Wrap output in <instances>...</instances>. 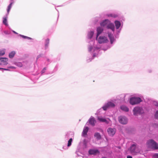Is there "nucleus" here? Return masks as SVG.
<instances>
[{"label": "nucleus", "mask_w": 158, "mask_h": 158, "mask_svg": "<svg viewBox=\"0 0 158 158\" xmlns=\"http://www.w3.org/2000/svg\"><path fill=\"white\" fill-rule=\"evenodd\" d=\"M115 104L111 102H109L106 103L105 106H103L102 108L103 110H106L107 109L110 107H114L115 106Z\"/></svg>", "instance_id": "obj_8"}, {"label": "nucleus", "mask_w": 158, "mask_h": 158, "mask_svg": "<svg viewBox=\"0 0 158 158\" xmlns=\"http://www.w3.org/2000/svg\"><path fill=\"white\" fill-rule=\"evenodd\" d=\"M74 136V134L72 132H69L67 133L65 135V139L66 140H67L69 139L72 138V137Z\"/></svg>", "instance_id": "obj_13"}, {"label": "nucleus", "mask_w": 158, "mask_h": 158, "mask_svg": "<svg viewBox=\"0 0 158 158\" xmlns=\"http://www.w3.org/2000/svg\"><path fill=\"white\" fill-rule=\"evenodd\" d=\"M89 124L93 126L95 125L96 121L94 117L91 116L89 120Z\"/></svg>", "instance_id": "obj_10"}, {"label": "nucleus", "mask_w": 158, "mask_h": 158, "mask_svg": "<svg viewBox=\"0 0 158 158\" xmlns=\"http://www.w3.org/2000/svg\"><path fill=\"white\" fill-rule=\"evenodd\" d=\"M4 50H1L0 51V56H2L5 54Z\"/></svg>", "instance_id": "obj_32"}, {"label": "nucleus", "mask_w": 158, "mask_h": 158, "mask_svg": "<svg viewBox=\"0 0 158 158\" xmlns=\"http://www.w3.org/2000/svg\"><path fill=\"white\" fill-rule=\"evenodd\" d=\"M49 39L48 38L45 40V49H46L48 47V44H49Z\"/></svg>", "instance_id": "obj_25"}, {"label": "nucleus", "mask_w": 158, "mask_h": 158, "mask_svg": "<svg viewBox=\"0 0 158 158\" xmlns=\"http://www.w3.org/2000/svg\"><path fill=\"white\" fill-rule=\"evenodd\" d=\"M15 54V51H13L9 53V56L10 58H12L14 56Z\"/></svg>", "instance_id": "obj_26"}, {"label": "nucleus", "mask_w": 158, "mask_h": 158, "mask_svg": "<svg viewBox=\"0 0 158 158\" xmlns=\"http://www.w3.org/2000/svg\"><path fill=\"white\" fill-rule=\"evenodd\" d=\"M136 145L135 144H133L131 145L130 148V150L132 153L136 152Z\"/></svg>", "instance_id": "obj_12"}, {"label": "nucleus", "mask_w": 158, "mask_h": 158, "mask_svg": "<svg viewBox=\"0 0 158 158\" xmlns=\"http://www.w3.org/2000/svg\"><path fill=\"white\" fill-rule=\"evenodd\" d=\"M108 35L110 40V43L112 44L114 40V39L113 35L112 34L110 33H109Z\"/></svg>", "instance_id": "obj_17"}, {"label": "nucleus", "mask_w": 158, "mask_h": 158, "mask_svg": "<svg viewBox=\"0 0 158 158\" xmlns=\"http://www.w3.org/2000/svg\"><path fill=\"white\" fill-rule=\"evenodd\" d=\"M14 0H10V3L8 6L7 9V12H8V14H9L10 9L12 7V5L14 2Z\"/></svg>", "instance_id": "obj_14"}, {"label": "nucleus", "mask_w": 158, "mask_h": 158, "mask_svg": "<svg viewBox=\"0 0 158 158\" xmlns=\"http://www.w3.org/2000/svg\"><path fill=\"white\" fill-rule=\"evenodd\" d=\"M46 70V68H44L41 71L42 73H43L45 72V70Z\"/></svg>", "instance_id": "obj_37"}, {"label": "nucleus", "mask_w": 158, "mask_h": 158, "mask_svg": "<svg viewBox=\"0 0 158 158\" xmlns=\"http://www.w3.org/2000/svg\"><path fill=\"white\" fill-rule=\"evenodd\" d=\"M0 60L1 61L4 63V64L6 65L7 64V61L8 60V59L6 58H0Z\"/></svg>", "instance_id": "obj_21"}, {"label": "nucleus", "mask_w": 158, "mask_h": 158, "mask_svg": "<svg viewBox=\"0 0 158 158\" xmlns=\"http://www.w3.org/2000/svg\"><path fill=\"white\" fill-rule=\"evenodd\" d=\"M120 96L122 98V99L121 98L120 99V100H122V101H124L125 100V95L124 94H122L120 95Z\"/></svg>", "instance_id": "obj_29"}, {"label": "nucleus", "mask_w": 158, "mask_h": 158, "mask_svg": "<svg viewBox=\"0 0 158 158\" xmlns=\"http://www.w3.org/2000/svg\"><path fill=\"white\" fill-rule=\"evenodd\" d=\"M133 112L134 115H137L142 114L143 112V110L141 107H136L134 108Z\"/></svg>", "instance_id": "obj_4"}, {"label": "nucleus", "mask_w": 158, "mask_h": 158, "mask_svg": "<svg viewBox=\"0 0 158 158\" xmlns=\"http://www.w3.org/2000/svg\"><path fill=\"white\" fill-rule=\"evenodd\" d=\"M93 48V49L94 51H98L100 48L98 47H94V48H93L91 46H89L88 47L89 51V52H91Z\"/></svg>", "instance_id": "obj_19"}, {"label": "nucleus", "mask_w": 158, "mask_h": 158, "mask_svg": "<svg viewBox=\"0 0 158 158\" xmlns=\"http://www.w3.org/2000/svg\"><path fill=\"white\" fill-rule=\"evenodd\" d=\"M94 137L97 140H100L101 139V136L100 134L98 132L95 133L94 134Z\"/></svg>", "instance_id": "obj_18"}, {"label": "nucleus", "mask_w": 158, "mask_h": 158, "mask_svg": "<svg viewBox=\"0 0 158 158\" xmlns=\"http://www.w3.org/2000/svg\"><path fill=\"white\" fill-rule=\"evenodd\" d=\"M120 109L123 110L127 112L129 110V109L125 106L123 105L121 106Z\"/></svg>", "instance_id": "obj_23"}, {"label": "nucleus", "mask_w": 158, "mask_h": 158, "mask_svg": "<svg viewBox=\"0 0 158 158\" xmlns=\"http://www.w3.org/2000/svg\"><path fill=\"white\" fill-rule=\"evenodd\" d=\"M127 158H132V157L130 156H128Z\"/></svg>", "instance_id": "obj_41"}, {"label": "nucleus", "mask_w": 158, "mask_h": 158, "mask_svg": "<svg viewBox=\"0 0 158 158\" xmlns=\"http://www.w3.org/2000/svg\"><path fill=\"white\" fill-rule=\"evenodd\" d=\"M20 36L22 38L24 39H31V38L27 36H24L23 35H20Z\"/></svg>", "instance_id": "obj_30"}, {"label": "nucleus", "mask_w": 158, "mask_h": 158, "mask_svg": "<svg viewBox=\"0 0 158 158\" xmlns=\"http://www.w3.org/2000/svg\"><path fill=\"white\" fill-rule=\"evenodd\" d=\"M141 102V98L138 97H133L130 99V103L132 105L138 104Z\"/></svg>", "instance_id": "obj_3"}, {"label": "nucleus", "mask_w": 158, "mask_h": 158, "mask_svg": "<svg viewBox=\"0 0 158 158\" xmlns=\"http://www.w3.org/2000/svg\"><path fill=\"white\" fill-rule=\"evenodd\" d=\"M8 68L11 69H15V68L13 66H10L8 67Z\"/></svg>", "instance_id": "obj_36"}, {"label": "nucleus", "mask_w": 158, "mask_h": 158, "mask_svg": "<svg viewBox=\"0 0 158 158\" xmlns=\"http://www.w3.org/2000/svg\"><path fill=\"white\" fill-rule=\"evenodd\" d=\"M148 147L153 149H158V144L153 139L148 140L147 143Z\"/></svg>", "instance_id": "obj_2"}, {"label": "nucleus", "mask_w": 158, "mask_h": 158, "mask_svg": "<svg viewBox=\"0 0 158 158\" xmlns=\"http://www.w3.org/2000/svg\"><path fill=\"white\" fill-rule=\"evenodd\" d=\"M116 130L114 128H109L107 130L109 136H113L116 132Z\"/></svg>", "instance_id": "obj_6"}, {"label": "nucleus", "mask_w": 158, "mask_h": 158, "mask_svg": "<svg viewBox=\"0 0 158 158\" xmlns=\"http://www.w3.org/2000/svg\"><path fill=\"white\" fill-rule=\"evenodd\" d=\"M22 66V64L21 63L19 64V66L21 67Z\"/></svg>", "instance_id": "obj_43"}, {"label": "nucleus", "mask_w": 158, "mask_h": 158, "mask_svg": "<svg viewBox=\"0 0 158 158\" xmlns=\"http://www.w3.org/2000/svg\"><path fill=\"white\" fill-rule=\"evenodd\" d=\"M42 56V54H39V55H38L37 57V58H36V60H37L39 58L41 57Z\"/></svg>", "instance_id": "obj_38"}, {"label": "nucleus", "mask_w": 158, "mask_h": 158, "mask_svg": "<svg viewBox=\"0 0 158 158\" xmlns=\"http://www.w3.org/2000/svg\"><path fill=\"white\" fill-rule=\"evenodd\" d=\"M153 104L156 106H158V103L156 101L153 102Z\"/></svg>", "instance_id": "obj_34"}, {"label": "nucleus", "mask_w": 158, "mask_h": 158, "mask_svg": "<svg viewBox=\"0 0 158 158\" xmlns=\"http://www.w3.org/2000/svg\"><path fill=\"white\" fill-rule=\"evenodd\" d=\"M63 148L64 149H67V147L66 146H64L63 147Z\"/></svg>", "instance_id": "obj_40"}, {"label": "nucleus", "mask_w": 158, "mask_h": 158, "mask_svg": "<svg viewBox=\"0 0 158 158\" xmlns=\"http://www.w3.org/2000/svg\"><path fill=\"white\" fill-rule=\"evenodd\" d=\"M114 23L116 26V29H118L121 26L120 22L118 21H115Z\"/></svg>", "instance_id": "obj_22"}, {"label": "nucleus", "mask_w": 158, "mask_h": 158, "mask_svg": "<svg viewBox=\"0 0 158 158\" xmlns=\"http://www.w3.org/2000/svg\"><path fill=\"white\" fill-rule=\"evenodd\" d=\"M101 27H106L108 29H110L113 31H114L115 27L113 23H110V22L108 19H106L100 23Z\"/></svg>", "instance_id": "obj_1"}, {"label": "nucleus", "mask_w": 158, "mask_h": 158, "mask_svg": "<svg viewBox=\"0 0 158 158\" xmlns=\"http://www.w3.org/2000/svg\"><path fill=\"white\" fill-rule=\"evenodd\" d=\"M93 56L94 57H95V56H96L95 55V54L94 53L93 54Z\"/></svg>", "instance_id": "obj_44"}, {"label": "nucleus", "mask_w": 158, "mask_h": 158, "mask_svg": "<svg viewBox=\"0 0 158 158\" xmlns=\"http://www.w3.org/2000/svg\"><path fill=\"white\" fill-rule=\"evenodd\" d=\"M118 120L120 123L123 124H126L127 122V118L124 116H120L118 118Z\"/></svg>", "instance_id": "obj_7"}, {"label": "nucleus", "mask_w": 158, "mask_h": 158, "mask_svg": "<svg viewBox=\"0 0 158 158\" xmlns=\"http://www.w3.org/2000/svg\"><path fill=\"white\" fill-rule=\"evenodd\" d=\"M98 152H99V151L98 150H90L89 151V153L90 154H95Z\"/></svg>", "instance_id": "obj_24"}, {"label": "nucleus", "mask_w": 158, "mask_h": 158, "mask_svg": "<svg viewBox=\"0 0 158 158\" xmlns=\"http://www.w3.org/2000/svg\"><path fill=\"white\" fill-rule=\"evenodd\" d=\"M103 30V29L101 27H98L97 28V34L96 39L97 40L98 36L102 32Z\"/></svg>", "instance_id": "obj_11"}, {"label": "nucleus", "mask_w": 158, "mask_h": 158, "mask_svg": "<svg viewBox=\"0 0 158 158\" xmlns=\"http://www.w3.org/2000/svg\"><path fill=\"white\" fill-rule=\"evenodd\" d=\"M2 69L6 71H10V70L9 69H7L2 68Z\"/></svg>", "instance_id": "obj_39"}, {"label": "nucleus", "mask_w": 158, "mask_h": 158, "mask_svg": "<svg viewBox=\"0 0 158 158\" xmlns=\"http://www.w3.org/2000/svg\"><path fill=\"white\" fill-rule=\"evenodd\" d=\"M89 130V128L87 127H85L83 129L82 133V135L85 136L86 135Z\"/></svg>", "instance_id": "obj_15"}, {"label": "nucleus", "mask_w": 158, "mask_h": 158, "mask_svg": "<svg viewBox=\"0 0 158 158\" xmlns=\"http://www.w3.org/2000/svg\"><path fill=\"white\" fill-rule=\"evenodd\" d=\"M98 41L100 44L106 43L108 41L106 37L104 36H100L98 40Z\"/></svg>", "instance_id": "obj_5"}, {"label": "nucleus", "mask_w": 158, "mask_h": 158, "mask_svg": "<svg viewBox=\"0 0 158 158\" xmlns=\"http://www.w3.org/2000/svg\"><path fill=\"white\" fill-rule=\"evenodd\" d=\"M8 68L11 69H15V68L13 66H10L8 67Z\"/></svg>", "instance_id": "obj_35"}, {"label": "nucleus", "mask_w": 158, "mask_h": 158, "mask_svg": "<svg viewBox=\"0 0 158 158\" xmlns=\"http://www.w3.org/2000/svg\"><path fill=\"white\" fill-rule=\"evenodd\" d=\"M47 61H48V62H50V60H49V59H48L47 60Z\"/></svg>", "instance_id": "obj_45"}, {"label": "nucleus", "mask_w": 158, "mask_h": 158, "mask_svg": "<svg viewBox=\"0 0 158 158\" xmlns=\"http://www.w3.org/2000/svg\"><path fill=\"white\" fill-rule=\"evenodd\" d=\"M98 119L100 122H105L107 124L109 123V121L106 120L105 118H102V117L98 116L97 117Z\"/></svg>", "instance_id": "obj_9"}, {"label": "nucleus", "mask_w": 158, "mask_h": 158, "mask_svg": "<svg viewBox=\"0 0 158 158\" xmlns=\"http://www.w3.org/2000/svg\"><path fill=\"white\" fill-rule=\"evenodd\" d=\"M107 15L108 17H111L113 18H116L117 17V15L114 14H110Z\"/></svg>", "instance_id": "obj_28"}, {"label": "nucleus", "mask_w": 158, "mask_h": 158, "mask_svg": "<svg viewBox=\"0 0 158 158\" xmlns=\"http://www.w3.org/2000/svg\"><path fill=\"white\" fill-rule=\"evenodd\" d=\"M94 32L93 31H91L89 32L87 35L88 38L89 39H91L94 35Z\"/></svg>", "instance_id": "obj_20"}, {"label": "nucleus", "mask_w": 158, "mask_h": 158, "mask_svg": "<svg viewBox=\"0 0 158 158\" xmlns=\"http://www.w3.org/2000/svg\"><path fill=\"white\" fill-rule=\"evenodd\" d=\"M155 117L156 118L158 119V110H157L155 113Z\"/></svg>", "instance_id": "obj_31"}, {"label": "nucleus", "mask_w": 158, "mask_h": 158, "mask_svg": "<svg viewBox=\"0 0 158 158\" xmlns=\"http://www.w3.org/2000/svg\"><path fill=\"white\" fill-rule=\"evenodd\" d=\"M154 158H158V153H155L153 155Z\"/></svg>", "instance_id": "obj_33"}, {"label": "nucleus", "mask_w": 158, "mask_h": 158, "mask_svg": "<svg viewBox=\"0 0 158 158\" xmlns=\"http://www.w3.org/2000/svg\"><path fill=\"white\" fill-rule=\"evenodd\" d=\"M2 69V68H0V69Z\"/></svg>", "instance_id": "obj_46"}, {"label": "nucleus", "mask_w": 158, "mask_h": 158, "mask_svg": "<svg viewBox=\"0 0 158 158\" xmlns=\"http://www.w3.org/2000/svg\"><path fill=\"white\" fill-rule=\"evenodd\" d=\"M73 141V139L72 138H70L68 141V143L67 145V147H70L72 143V142Z\"/></svg>", "instance_id": "obj_27"}, {"label": "nucleus", "mask_w": 158, "mask_h": 158, "mask_svg": "<svg viewBox=\"0 0 158 158\" xmlns=\"http://www.w3.org/2000/svg\"><path fill=\"white\" fill-rule=\"evenodd\" d=\"M13 31V32L14 33H15V34H18L16 32H15V31Z\"/></svg>", "instance_id": "obj_42"}, {"label": "nucleus", "mask_w": 158, "mask_h": 158, "mask_svg": "<svg viewBox=\"0 0 158 158\" xmlns=\"http://www.w3.org/2000/svg\"><path fill=\"white\" fill-rule=\"evenodd\" d=\"M8 15L9 14H8V12H7L6 17H4L3 18V23L6 26L8 25L7 23V18Z\"/></svg>", "instance_id": "obj_16"}]
</instances>
